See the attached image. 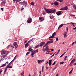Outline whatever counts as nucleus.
<instances>
[{
	"label": "nucleus",
	"instance_id": "f257e3e1",
	"mask_svg": "<svg viewBox=\"0 0 76 76\" xmlns=\"http://www.w3.org/2000/svg\"><path fill=\"white\" fill-rule=\"evenodd\" d=\"M47 45H45L43 47L42 51L45 52V51H46L48 53L50 51V49L48 48V46H47Z\"/></svg>",
	"mask_w": 76,
	"mask_h": 76
},
{
	"label": "nucleus",
	"instance_id": "f03ea898",
	"mask_svg": "<svg viewBox=\"0 0 76 76\" xmlns=\"http://www.w3.org/2000/svg\"><path fill=\"white\" fill-rule=\"evenodd\" d=\"M19 4H20V5H23L24 7H26L27 6V2L25 1L23 2L21 1L20 2Z\"/></svg>",
	"mask_w": 76,
	"mask_h": 76
},
{
	"label": "nucleus",
	"instance_id": "7ed1b4c3",
	"mask_svg": "<svg viewBox=\"0 0 76 76\" xmlns=\"http://www.w3.org/2000/svg\"><path fill=\"white\" fill-rule=\"evenodd\" d=\"M9 51H4V50H3L1 51V54L2 55H4V54H6V56H7V54H9Z\"/></svg>",
	"mask_w": 76,
	"mask_h": 76
},
{
	"label": "nucleus",
	"instance_id": "20e7f679",
	"mask_svg": "<svg viewBox=\"0 0 76 76\" xmlns=\"http://www.w3.org/2000/svg\"><path fill=\"white\" fill-rule=\"evenodd\" d=\"M31 53H32L30 56H31V57H34V54L36 53V51H35V50H33L31 51Z\"/></svg>",
	"mask_w": 76,
	"mask_h": 76
},
{
	"label": "nucleus",
	"instance_id": "39448f33",
	"mask_svg": "<svg viewBox=\"0 0 76 76\" xmlns=\"http://www.w3.org/2000/svg\"><path fill=\"white\" fill-rule=\"evenodd\" d=\"M53 40H50V41H48L45 44V45H48V44H51V43H53Z\"/></svg>",
	"mask_w": 76,
	"mask_h": 76
},
{
	"label": "nucleus",
	"instance_id": "423d86ee",
	"mask_svg": "<svg viewBox=\"0 0 76 76\" xmlns=\"http://www.w3.org/2000/svg\"><path fill=\"white\" fill-rule=\"evenodd\" d=\"M45 10L47 13H51V9H47L45 8Z\"/></svg>",
	"mask_w": 76,
	"mask_h": 76
},
{
	"label": "nucleus",
	"instance_id": "0eeeda50",
	"mask_svg": "<svg viewBox=\"0 0 76 76\" xmlns=\"http://www.w3.org/2000/svg\"><path fill=\"white\" fill-rule=\"evenodd\" d=\"M27 22L28 23H31L32 22V19L31 18H29L28 19Z\"/></svg>",
	"mask_w": 76,
	"mask_h": 76
},
{
	"label": "nucleus",
	"instance_id": "6e6552de",
	"mask_svg": "<svg viewBox=\"0 0 76 76\" xmlns=\"http://www.w3.org/2000/svg\"><path fill=\"white\" fill-rule=\"evenodd\" d=\"M56 14L58 16L61 15V11H58L56 12Z\"/></svg>",
	"mask_w": 76,
	"mask_h": 76
},
{
	"label": "nucleus",
	"instance_id": "1a4fd4ad",
	"mask_svg": "<svg viewBox=\"0 0 76 76\" xmlns=\"http://www.w3.org/2000/svg\"><path fill=\"white\" fill-rule=\"evenodd\" d=\"M45 43V42H42L39 44V45L40 47H42V45H44Z\"/></svg>",
	"mask_w": 76,
	"mask_h": 76
},
{
	"label": "nucleus",
	"instance_id": "9d476101",
	"mask_svg": "<svg viewBox=\"0 0 76 76\" xmlns=\"http://www.w3.org/2000/svg\"><path fill=\"white\" fill-rule=\"evenodd\" d=\"M13 45L14 46H15V49L17 48L18 46V45H17V43H16V42H15L14 43Z\"/></svg>",
	"mask_w": 76,
	"mask_h": 76
},
{
	"label": "nucleus",
	"instance_id": "9b49d317",
	"mask_svg": "<svg viewBox=\"0 0 76 76\" xmlns=\"http://www.w3.org/2000/svg\"><path fill=\"white\" fill-rule=\"evenodd\" d=\"M38 63L39 64L40 63H42V62H44V60H38Z\"/></svg>",
	"mask_w": 76,
	"mask_h": 76
},
{
	"label": "nucleus",
	"instance_id": "f8f14e48",
	"mask_svg": "<svg viewBox=\"0 0 76 76\" xmlns=\"http://www.w3.org/2000/svg\"><path fill=\"white\" fill-rule=\"evenodd\" d=\"M39 20H41V21H43V20H44V18L42 17H40L39 18Z\"/></svg>",
	"mask_w": 76,
	"mask_h": 76
},
{
	"label": "nucleus",
	"instance_id": "ddd939ff",
	"mask_svg": "<svg viewBox=\"0 0 76 76\" xmlns=\"http://www.w3.org/2000/svg\"><path fill=\"white\" fill-rule=\"evenodd\" d=\"M6 3V1L4 0L2 1V2L1 3V4L2 6H3L4 4Z\"/></svg>",
	"mask_w": 76,
	"mask_h": 76
},
{
	"label": "nucleus",
	"instance_id": "4468645a",
	"mask_svg": "<svg viewBox=\"0 0 76 76\" xmlns=\"http://www.w3.org/2000/svg\"><path fill=\"white\" fill-rule=\"evenodd\" d=\"M51 13H56V10H50Z\"/></svg>",
	"mask_w": 76,
	"mask_h": 76
},
{
	"label": "nucleus",
	"instance_id": "2eb2a0df",
	"mask_svg": "<svg viewBox=\"0 0 76 76\" xmlns=\"http://www.w3.org/2000/svg\"><path fill=\"white\" fill-rule=\"evenodd\" d=\"M13 48H14V47L13 45H11L10 49L11 51H13Z\"/></svg>",
	"mask_w": 76,
	"mask_h": 76
},
{
	"label": "nucleus",
	"instance_id": "dca6fc26",
	"mask_svg": "<svg viewBox=\"0 0 76 76\" xmlns=\"http://www.w3.org/2000/svg\"><path fill=\"white\" fill-rule=\"evenodd\" d=\"M7 68H8V66H7H7L6 67L5 69L4 70V74H5V73L6 72V71H7Z\"/></svg>",
	"mask_w": 76,
	"mask_h": 76
},
{
	"label": "nucleus",
	"instance_id": "f3484780",
	"mask_svg": "<svg viewBox=\"0 0 76 76\" xmlns=\"http://www.w3.org/2000/svg\"><path fill=\"white\" fill-rule=\"evenodd\" d=\"M53 61V60H49L48 64L49 65H51V61Z\"/></svg>",
	"mask_w": 76,
	"mask_h": 76
},
{
	"label": "nucleus",
	"instance_id": "a211bd4d",
	"mask_svg": "<svg viewBox=\"0 0 76 76\" xmlns=\"http://www.w3.org/2000/svg\"><path fill=\"white\" fill-rule=\"evenodd\" d=\"M63 25H64L63 24H61V25H60L59 26V27L58 28V29H60V28H61L62 27V26H63Z\"/></svg>",
	"mask_w": 76,
	"mask_h": 76
},
{
	"label": "nucleus",
	"instance_id": "6ab92c4d",
	"mask_svg": "<svg viewBox=\"0 0 76 76\" xmlns=\"http://www.w3.org/2000/svg\"><path fill=\"white\" fill-rule=\"evenodd\" d=\"M53 4H54L56 6H58V3L57 1L54 2Z\"/></svg>",
	"mask_w": 76,
	"mask_h": 76
},
{
	"label": "nucleus",
	"instance_id": "aec40b11",
	"mask_svg": "<svg viewBox=\"0 0 76 76\" xmlns=\"http://www.w3.org/2000/svg\"><path fill=\"white\" fill-rule=\"evenodd\" d=\"M11 45H8L7 47V49H9V48H10V47H11Z\"/></svg>",
	"mask_w": 76,
	"mask_h": 76
},
{
	"label": "nucleus",
	"instance_id": "412c9836",
	"mask_svg": "<svg viewBox=\"0 0 76 76\" xmlns=\"http://www.w3.org/2000/svg\"><path fill=\"white\" fill-rule=\"evenodd\" d=\"M63 8L64 10H67V9H68V7H67V6H66L64 7Z\"/></svg>",
	"mask_w": 76,
	"mask_h": 76
},
{
	"label": "nucleus",
	"instance_id": "4be33fe9",
	"mask_svg": "<svg viewBox=\"0 0 76 76\" xmlns=\"http://www.w3.org/2000/svg\"><path fill=\"white\" fill-rule=\"evenodd\" d=\"M28 45H29V43H26L25 45V47H28Z\"/></svg>",
	"mask_w": 76,
	"mask_h": 76
},
{
	"label": "nucleus",
	"instance_id": "5701e85b",
	"mask_svg": "<svg viewBox=\"0 0 76 76\" xmlns=\"http://www.w3.org/2000/svg\"><path fill=\"white\" fill-rule=\"evenodd\" d=\"M67 32H65L64 34V37H66V34H67Z\"/></svg>",
	"mask_w": 76,
	"mask_h": 76
},
{
	"label": "nucleus",
	"instance_id": "b1692460",
	"mask_svg": "<svg viewBox=\"0 0 76 76\" xmlns=\"http://www.w3.org/2000/svg\"><path fill=\"white\" fill-rule=\"evenodd\" d=\"M4 66H6V64H2V66H1V67H4Z\"/></svg>",
	"mask_w": 76,
	"mask_h": 76
},
{
	"label": "nucleus",
	"instance_id": "393cba45",
	"mask_svg": "<svg viewBox=\"0 0 76 76\" xmlns=\"http://www.w3.org/2000/svg\"><path fill=\"white\" fill-rule=\"evenodd\" d=\"M40 46L39 45V44L38 45H37L35 47V48H37L39 47Z\"/></svg>",
	"mask_w": 76,
	"mask_h": 76
},
{
	"label": "nucleus",
	"instance_id": "a878e982",
	"mask_svg": "<svg viewBox=\"0 0 76 76\" xmlns=\"http://www.w3.org/2000/svg\"><path fill=\"white\" fill-rule=\"evenodd\" d=\"M7 66H8V68H9L10 69H12V67H12V66H9V65H7Z\"/></svg>",
	"mask_w": 76,
	"mask_h": 76
},
{
	"label": "nucleus",
	"instance_id": "bb28decb",
	"mask_svg": "<svg viewBox=\"0 0 76 76\" xmlns=\"http://www.w3.org/2000/svg\"><path fill=\"white\" fill-rule=\"evenodd\" d=\"M74 61H75V59H74L72 60L70 63H73V62H74Z\"/></svg>",
	"mask_w": 76,
	"mask_h": 76
},
{
	"label": "nucleus",
	"instance_id": "cd10ccee",
	"mask_svg": "<svg viewBox=\"0 0 76 76\" xmlns=\"http://www.w3.org/2000/svg\"><path fill=\"white\" fill-rule=\"evenodd\" d=\"M56 32H55L54 33H53V34H52V36H53V37H54L55 35V34H56Z\"/></svg>",
	"mask_w": 76,
	"mask_h": 76
},
{
	"label": "nucleus",
	"instance_id": "c85d7f7f",
	"mask_svg": "<svg viewBox=\"0 0 76 76\" xmlns=\"http://www.w3.org/2000/svg\"><path fill=\"white\" fill-rule=\"evenodd\" d=\"M31 5H32V6H34V2H32L31 3Z\"/></svg>",
	"mask_w": 76,
	"mask_h": 76
},
{
	"label": "nucleus",
	"instance_id": "c756f323",
	"mask_svg": "<svg viewBox=\"0 0 76 76\" xmlns=\"http://www.w3.org/2000/svg\"><path fill=\"white\" fill-rule=\"evenodd\" d=\"M28 51H32L33 50L32 49L30 48L28 50Z\"/></svg>",
	"mask_w": 76,
	"mask_h": 76
},
{
	"label": "nucleus",
	"instance_id": "7c9ffc66",
	"mask_svg": "<svg viewBox=\"0 0 76 76\" xmlns=\"http://www.w3.org/2000/svg\"><path fill=\"white\" fill-rule=\"evenodd\" d=\"M22 0H16V3H17L18 2H19V1H20Z\"/></svg>",
	"mask_w": 76,
	"mask_h": 76
},
{
	"label": "nucleus",
	"instance_id": "2f4dec72",
	"mask_svg": "<svg viewBox=\"0 0 76 76\" xmlns=\"http://www.w3.org/2000/svg\"><path fill=\"white\" fill-rule=\"evenodd\" d=\"M42 14L43 15H45V12L44 11H43L42 12Z\"/></svg>",
	"mask_w": 76,
	"mask_h": 76
},
{
	"label": "nucleus",
	"instance_id": "473e14b6",
	"mask_svg": "<svg viewBox=\"0 0 76 76\" xmlns=\"http://www.w3.org/2000/svg\"><path fill=\"white\" fill-rule=\"evenodd\" d=\"M64 64V62H61L60 63V64Z\"/></svg>",
	"mask_w": 76,
	"mask_h": 76
},
{
	"label": "nucleus",
	"instance_id": "72a5a7b5",
	"mask_svg": "<svg viewBox=\"0 0 76 76\" xmlns=\"http://www.w3.org/2000/svg\"><path fill=\"white\" fill-rule=\"evenodd\" d=\"M32 41V39H31L29 41H28V43H29L31 42V41Z\"/></svg>",
	"mask_w": 76,
	"mask_h": 76
},
{
	"label": "nucleus",
	"instance_id": "f704fd0d",
	"mask_svg": "<svg viewBox=\"0 0 76 76\" xmlns=\"http://www.w3.org/2000/svg\"><path fill=\"white\" fill-rule=\"evenodd\" d=\"M21 75H24V71H23V72H22L21 74Z\"/></svg>",
	"mask_w": 76,
	"mask_h": 76
},
{
	"label": "nucleus",
	"instance_id": "c9c22d12",
	"mask_svg": "<svg viewBox=\"0 0 76 76\" xmlns=\"http://www.w3.org/2000/svg\"><path fill=\"white\" fill-rule=\"evenodd\" d=\"M56 64V61H54V62L52 64V66H53V65H54Z\"/></svg>",
	"mask_w": 76,
	"mask_h": 76
},
{
	"label": "nucleus",
	"instance_id": "e433bc0d",
	"mask_svg": "<svg viewBox=\"0 0 76 76\" xmlns=\"http://www.w3.org/2000/svg\"><path fill=\"white\" fill-rule=\"evenodd\" d=\"M53 37H54L53 36H51L49 37V39H50V38H53Z\"/></svg>",
	"mask_w": 76,
	"mask_h": 76
},
{
	"label": "nucleus",
	"instance_id": "4c0bfd02",
	"mask_svg": "<svg viewBox=\"0 0 76 76\" xmlns=\"http://www.w3.org/2000/svg\"><path fill=\"white\" fill-rule=\"evenodd\" d=\"M58 37H56V41H58Z\"/></svg>",
	"mask_w": 76,
	"mask_h": 76
},
{
	"label": "nucleus",
	"instance_id": "58836bf2",
	"mask_svg": "<svg viewBox=\"0 0 76 76\" xmlns=\"http://www.w3.org/2000/svg\"><path fill=\"white\" fill-rule=\"evenodd\" d=\"M30 52H28L26 54V55H28V54H29Z\"/></svg>",
	"mask_w": 76,
	"mask_h": 76
},
{
	"label": "nucleus",
	"instance_id": "ea45409f",
	"mask_svg": "<svg viewBox=\"0 0 76 76\" xmlns=\"http://www.w3.org/2000/svg\"><path fill=\"white\" fill-rule=\"evenodd\" d=\"M56 68H57V67H55L53 69V71H54V70H55V69H56Z\"/></svg>",
	"mask_w": 76,
	"mask_h": 76
},
{
	"label": "nucleus",
	"instance_id": "a19ab883",
	"mask_svg": "<svg viewBox=\"0 0 76 76\" xmlns=\"http://www.w3.org/2000/svg\"><path fill=\"white\" fill-rule=\"evenodd\" d=\"M35 51H36V52L37 53H38V49H37V50H35Z\"/></svg>",
	"mask_w": 76,
	"mask_h": 76
},
{
	"label": "nucleus",
	"instance_id": "79ce46f5",
	"mask_svg": "<svg viewBox=\"0 0 76 76\" xmlns=\"http://www.w3.org/2000/svg\"><path fill=\"white\" fill-rule=\"evenodd\" d=\"M60 10H64V8H61V9H60Z\"/></svg>",
	"mask_w": 76,
	"mask_h": 76
},
{
	"label": "nucleus",
	"instance_id": "37998d69",
	"mask_svg": "<svg viewBox=\"0 0 76 76\" xmlns=\"http://www.w3.org/2000/svg\"><path fill=\"white\" fill-rule=\"evenodd\" d=\"M3 9H4V8H1V10H2V11H3Z\"/></svg>",
	"mask_w": 76,
	"mask_h": 76
},
{
	"label": "nucleus",
	"instance_id": "c03bdc74",
	"mask_svg": "<svg viewBox=\"0 0 76 76\" xmlns=\"http://www.w3.org/2000/svg\"><path fill=\"white\" fill-rule=\"evenodd\" d=\"M72 73V71H71L69 72V74H71V73Z\"/></svg>",
	"mask_w": 76,
	"mask_h": 76
},
{
	"label": "nucleus",
	"instance_id": "a18cd8bd",
	"mask_svg": "<svg viewBox=\"0 0 76 76\" xmlns=\"http://www.w3.org/2000/svg\"><path fill=\"white\" fill-rule=\"evenodd\" d=\"M2 71H3V70H2V69L0 70V74H1V73Z\"/></svg>",
	"mask_w": 76,
	"mask_h": 76
},
{
	"label": "nucleus",
	"instance_id": "49530a36",
	"mask_svg": "<svg viewBox=\"0 0 76 76\" xmlns=\"http://www.w3.org/2000/svg\"><path fill=\"white\" fill-rule=\"evenodd\" d=\"M17 57V56L16 55V56H15V57H14V59H16V58Z\"/></svg>",
	"mask_w": 76,
	"mask_h": 76
},
{
	"label": "nucleus",
	"instance_id": "de8ad7c7",
	"mask_svg": "<svg viewBox=\"0 0 76 76\" xmlns=\"http://www.w3.org/2000/svg\"><path fill=\"white\" fill-rule=\"evenodd\" d=\"M60 2H63V0H59V1Z\"/></svg>",
	"mask_w": 76,
	"mask_h": 76
},
{
	"label": "nucleus",
	"instance_id": "09e8293b",
	"mask_svg": "<svg viewBox=\"0 0 76 76\" xmlns=\"http://www.w3.org/2000/svg\"><path fill=\"white\" fill-rule=\"evenodd\" d=\"M50 50L51 51H54V49H50Z\"/></svg>",
	"mask_w": 76,
	"mask_h": 76
},
{
	"label": "nucleus",
	"instance_id": "8fccbe9b",
	"mask_svg": "<svg viewBox=\"0 0 76 76\" xmlns=\"http://www.w3.org/2000/svg\"><path fill=\"white\" fill-rule=\"evenodd\" d=\"M58 53H59V52H58L57 53H56L55 55H57V54H58Z\"/></svg>",
	"mask_w": 76,
	"mask_h": 76
},
{
	"label": "nucleus",
	"instance_id": "3c124183",
	"mask_svg": "<svg viewBox=\"0 0 76 76\" xmlns=\"http://www.w3.org/2000/svg\"><path fill=\"white\" fill-rule=\"evenodd\" d=\"M33 47V46H31L30 48H31V49H32V48Z\"/></svg>",
	"mask_w": 76,
	"mask_h": 76
},
{
	"label": "nucleus",
	"instance_id": "603ef678",
	"mask_svg": "<svg viewBox=\"0 0 76 76\" xmlns=\"http://www.w3.org/2000/svg\"><path fill=\"white\" fill-rule=\"evenodd\" d=\"M67 56H66L64 58V59L67 58Z\"/></svg>",
	"mask_w": 76,
	"mask_h": 76
},
{
	"label": "nucleus",
	"instance_id": "864d4df0",
	"mask_svg": "<svg viewBox=\"0 0 76 76\" xmlns=\"http://www.w3.org/2000/svg\"><path fill=\"white\" fill-rule=\"evenodd\" d=\"M73 30H75V29H76V27H75V28H73Z\"/></svg>",
	"mask_w": 76,
	"mask_h": 76
},
{
	"label": "nucleus",
	"instance_id": "5fc2aeb1",
	"mask_svg": "<svg viewBox=\"0 0 76 76\" xmlns=\"http://www.w3.org/2000/svg\"><path fill=\"white\" fill-rule=\"evenodd\" d=\"M72 6H75V4H72Z\"/></svg>",
	"mask_w": 76,
	"mask_h": 76
},
{
	"label": "nucleus",
	"instance_id": "6e6d98bb",
	"mask_svg": "<svg viewBox=\"0 0 76 76\" xmlns=\"http://www.w3.org/2000/svg\"><path fill=\"white\" fill-rule=\"evenodd\" d=\"M75 44V42H73L72 44V45L73 46V44Z\"/></svg>",
	"mask_w": 76,
	"mask_h": 76
},
{
	"label": "nucleus",
	"instance_id": "4d7b16f0",
	"mask_svg": "<svg viewBox=\"0 0 76 76\" xmlns=\"http://www.w3.org/2000/svg\"><path fill=\"white\" fill-rule=\"evenodd\" d=\"M27 42V40H26L25 41L24 43H26Z\"/></svg>",
	"mask_w": 76,
	"mask_h": 76
},
{
	"label": "nucleus",
	"instance_id": "13d9d810",
	"mask_svg": "<svg viewBox=\"0 0 76 76\" xmlns=\"http://www.w3.org/2000/svg\"><path fill=\"white\" fill-rule=\"evenodd\" d=\"M11 62H12V61H11ZM11 62L10 63H9V64L8 65V66H10L9 65L10 64H11Z\"/></svg>",
	"mask_w": 76,
	"mask_h": 76
},
{
	"label": "nucleus",
	"instance_id": "bf43d9fd",
	"mask_svg": "<svg viewBox=\"0 0 76 76\" xmlns=\"http://www.w3.org/2000/svg\"><path fill=\"white\" fill-rule=\"evenodd\" d=\"M53 39H49V40H53Z\"/></svg>",
	"mask_w": 76,
	"mask_h": 76
},
{
	"label": "nucleus",
	"instance_id": "052dcab7",
	"mask_svg": "<svg viewBox=\"0 0 76 76\" xmlns=\"http://www.w3.org/2000/svg\"><path fill=\"white\" fill-rule=\"evenodd\" d=\"M53 53H50V55H52V54H53Z\"/></svg>",
	"mask_w": 76,
	"mask_h": 76
},
{
	"label": "nucleus",
	"instance_id": "680f3d73",
	"mask_svg": "<svg viewBox=\"0 0 76 76\" xmlns=\"http://www.w3.org/2000/svg\"><path fill=\"white\" fill-rule=\"evenodd\" d=\"M66 31L67 32H68V28H66Z\"/></svg>",
	"mask_w": 76,
	"mask_h": 76
},
{
	"label": "nucleus",
	"instance_id": "e2e57ef3",
	"mask_svg": "<svg viewBox=\"0 0 76 76\" xmlns=\"http://www.w3.org/2000/svg\"><path fill=\"white\" fill-rule=\"evenodd\" d=\"M44 72V69H42V72Z\"/></svg>",
	"mask_w": 76,
	"mask_h": 76
},
{
	"label": "nucleus",
	"instance_id": "0e129e2a",
	"mask_svg": "<svg viewBox=\"0 0 76 76\" xmlns=\"http://www.w3.org/2000/svg\"><path fill=\"white\" fill-rule=\"evenodd\" d=\"M71 23H72V24H75V23H72V22H70Z\"/></svg>",
	"mask_w": 76,
	"mask_h": 76
},
{
	"label": "nucleus",
	"instance_id": "69168bd1",
	"mask_svg": "<svg viewBox=\"0 0 76 76\" xmlns=\"http://www.w3.org/2000/svg\"><path fill=\"white\" fill-rule=\"evenodd\" d=\"M41 71H40V72H39V73H40L39 75H41Z\"/></svg>",
	"mask_w": 76,
	"mask_h": 76
},
{
	"label": "nucleus",
	"instance_id": "338daca9",
	"mask_svg": "<svg viewBox=\"0 0 76 76\" xmlns=\"http://www.w3.org/2000/svg\"><path fill=\"white\" fill-rule=\"evenodd\" d=\"M58 74H57L56 76H58Z\"/></svg>",
	"mask_w": 76,
	"mask_h": 76
},
{
	"label": "nucleus",
	"instance_id": "774afa93",
	"mask_svg": "<svg viewBox=\"0 0 76 76\" xmlns=\"http://www.w3.org/2000/svg\"><path fill=\"white\" fill-rule=\"evenodd\" d=\"M46 69H48V67H47L46 68Z\"/></svg>",
	"mask_w": 76,
	"mask_h": 76
}]
</instances>
